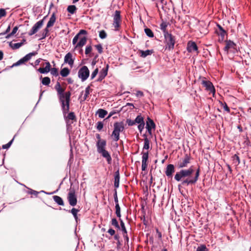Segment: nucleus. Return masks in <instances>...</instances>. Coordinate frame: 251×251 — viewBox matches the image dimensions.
<instances>
[{"instance_id": "6ab92c4d", "label": "nucleus", "mask_w": 251, "mask_h": 251, "mask_svg": "<svg viewBox=\"0 0 251 251\" xmlns=\"http://www.w3.org/2000/svg\"><path fill=\"white\" fill-rule=\"evenodd\" d=\"M175 171L174 165L173 164H169L166 167L165 174L168 177L172 176Z\"/></svg>"}, {"instance_id": "393cba45", "label": "nucleus", "mask_w": 251, "mask_h": 251, "mask_svg": "<svg viewBox=\"0 0 251 251\" xmlns=\"http://www.w3.org/2000/svg\"><path fill=\"white\" fill-rule=\"evenodd\" d=\"M70 102V101H69V98H68L66 103L61 105L64 117H65L66 114L69 111Z\"/></svg>"}, {"instance_id": "f03ea898", "label": "nucleus", "mask_w": 251, "mask_h": 251, "mask_svg": "<svg viewBox=\"0 0 251 251\" xmlns=\"http://www.w3.org/2000/svg\"><path fill=\"white\" fill-rule=\"evenodd\" d=\"M143 136L145 137L144 141V144L143 148V151L141 152L142 156V170L145 171L148 167V159H149V151L148 150L150 148V141L147 138L146 134H144Z\"/></svg>"}, {"instance_id": "69168bd1", "label": "nucleus", "mask_w": 251, "mask_h": 251, "mask_svg": "<svg viewBox=\"0 0 251 251\" xmlns=\"http://www.w3.org/2000/svg\"><path fill=\"white\" fill-rule=\"evenodd\" d=\"M107 232L112 236L114 235L115 233V231L112 228L109 229Z\"/></svg>"}, {"instance_id": "aec40b11", "label": "nucleus", "mask_w": 251, "mask_h": 251, "mask_svg": "<svg viewBox=\"0 0 251 251\" xmlns=\"http://www.w3.org/2000/svg\"><path fill=\"white\" fill-rule=\"evenodd\" d=\"M187 49L189 52L195 51L198 50V47L195 42L189 41L187 44Z\"/></svg>"}, {"instance_id": "a18cd8bd", "label": "nucleus", "mask_w": 251, "mask_h": 251, "mask_svg": "<svg viewBox=\"0 0 251 251\" xmlns=\"http://www.w3.org/2000/svg\"><path fill=\"white\" fill-rule=\"evenodd\" d=\"M79 211V209H77L75 208H73L70 211L71 213L73 215L74 218L76 220L77 219V213Z\"/></svg>"}, {"instance_id": "f3484780", "label": "nucleus", "mask_w": 251, "mask_h": 251, "mask_svg": "<svg viewBox=\"0 0 251 251\" xmlns=\"http://www.w3.org/2000/svg\"><path fill=\"white\" fill-rule=\"evenodd\" d=\"M108 65H106V67L105 68H103L100 72L99 78L98 79V81H101L102 79L104 78V77L107 75V72L108 70Z\"/></svg>"}, {"instance_id": "cd10ccee", "label": "nucleus", "mask_w": 251, "mask_h": 251, "mask_svg": "<svg viewBox=\"0 0 251 251\" xmlns=\"http://www.w3.org/2000/svg\"><path fill=\"white\" fill-rule=\"evenodd\" d=\"M119 182H120V173H119V171L118 170L115 173V176H114V186L115 188L119 187Z\"/></svg>"}, {"instance_id": "c85d7f7f", "label": "nucleus", "mask_w": 251, "mask_h": 251, "mask_svg": "<svg viewBox=\"0 0 251 251\" xmlns=\"http://www.w3.org/2000/svg\"><path fill=\"white\" fill-rule=\"evenodd\" d=\"M139 52L140 54V56L142 57L145 58L146 56H147L148 55H151L153 52V50H146L145 51L139 50Z\"/></svg>"}, {"instance_id": "864d4df0", "label": "nucleus", "mask_w": 251, "mask_h": 251, "mask_svg": "<svg viewBox=\"0 0 251 251\" xmlns=\"http://www.w3.org/2000/svg\"><path fill=\"white\" fill-rule=\"evenodd\" d=\"M99 72V69L97 68L95 69V70L92 72L91 75V79H94L96 76L97 75Z\"/></svg>"}, {"instance_id": "e433bc0d", "label": "nucleus", "mask_w": 251, "mask_h": 251, "mask_svg": "<svg viewBox=\"0 0 251 251\" xmlns=\"http://www.w3.org/2000/svg\"><path fill=\"white\" fill-rule=\"evenodd\" d=\"M76 9L77 8L76 6L74 5H69L67 7V11L72 14H74L75 12Z\"/></svg>"}, {"instance_id": "5fc2aeb1", "label": "nucleus", "mask_w": 251, "mask_h": 251, "mask_svg": "<svg viewBox=\"0 0 251 251\" xmlns=\"http://www.w3.org/2000/svg\"><path fill=\"white\" fill-rule=\"evenodd\" d=\"M13 140H14V139H12L7 144L2 145V149H8L10 147V146L11 145Z\"/></svg>"}, {"instance_id": "4468645a", "label": "nucleus", "mask_w": 251, "mask_h": 251, "mask_svg": "<svg viewBox=\"0 0 251 251\" xmlns=\"http://www.w3.org/2000/svg\"><path fill=\"white\" fill-rule=\"evenodd\" d=\"M155 127V125L153 121L150 117H148L147 121L146 122V128L150 134H151V129L154 128Z\"/></svg>"}, {"instance_id": "a878e982", "label": "nucleus", "mask_w": 251, "mask_h": 251, "mask_svg": "<svg viewBox=\"0 0 251 251\" xmlns=\"http://www.w3.org/2000/svg\"><path fill=\"white\" fill-rule=\"evenodd\" d=\"M55 89L57 91L58 96L62 95H64L65 94V88H62L61 86V85L59 82H57L55 86Z\"/></svg>"}, {"instance_id": "2eb2a0df", "label": "nucleus", "mask_w": 251, "mask_h": 251, "mask_svg": "<svg viewBox=\"0 0 251 251\" xmlns=\"http://www.w3.org/2000/svg\"><path fill=\"white\" fill-rule=\"evenodd\" d=\"M43 66L45 65V67L44 68H40L38 69V71L41 74H46L49 73L51 68V65L49 62H47L45 63H43L42 64Z\"/></svg>"}, {"instance_id": "1a4fd4ad", "label": "nucleus", "mask_w": 251, "mask_h": 251, "mask_svg": "<svg viewBox=\"0 0 251 251\" xmlns=\"http://www.w3.org/2000/svg\"><path fill=\"white\" fill-rule=\"evenodd\" d=\"M47 16L44 17L43 19L37 22L32 27V29L28 32V35L29 36H32V35L35 34L39 29L42 26L44 23V20L46 18Z\"/></svg>"}, {"instance_id": "09e8293b", "label": "nucleus", "mask_w": 251, "mask_h": 251, "mask_svg": "<svg viewBox=\"0 0 251 251\" xmlns=\"http://www.w3.org/2000/svg\"><path fill=\"white\" fill-rule=\"evenodd\" d=\"M111 224L112 226H115L118 229H120V226L119 225L118 222L116 219L113 218L111 220Z\"/></svg>"}, {"instance_id": "0e129e2a", "label": "nucleus", "mask_w": 251, "mask_h": 251, "mask_svg": "<svg viewBox=\"0 0 251 251\" xmlns=\"http://www.w3.org/2000/svg\"><path fill=\"white\" fill-rule=\"evenodd\" d=\"M141 220L143 222V223L144 225H147V221L146 220L145 216L143 215V217L141 218Z\"/></svg>"}, {"instance_id": "0eeeda50", "label": "nucleus", "mask_w": 251, "mask_h": 251, "mask_svg": "<svg viewBox=\"0 0 251 251\" xmlns=\"http://www.w3.org/2000/svg\"><path fill=\"white\" fill-rule=\"evenodd\" d=\"M89 70L88 67L84 66L78 71V76L81 78L82 81L86 80L89 76Z\"/></svg>"}, {"instance_id": "c756f323", "label": "nucleus", "mask_w": 251, "mask_h": 251, "mask_svg": "<svg viewBox=\"0 0 251 251\" xmlns=\"http://www.w3.org/2000/svg\"><path fill=\"white\" fill-rule=\"evenodd\" d=\"M53 199L58 205L63 206L64 205L62 199L58 196H53Z\"/></svg>"}, {"instance_id": "79ce46f5", "label": "nucleus", "mask_w": 251, "mask_h": 251, "mask_svg": "<svg viewBox=\"0 0 251 251\" xmlns=\"http://www.w3.org/2000/svg\"><path fill=\"white\" fill-rule=\"evenodd\" d=\"M135 123L141 124V123H144V118L141 115H138L135 119Z\"/></svg>"}, {"instance_id": "4be33fe9", "label": "nucleus", "mask_w": 251, "mask_h": 251, "mask_svg": "<svg viewBox=\"0 0 251 251\" xmlns=\"http://www.w3.org/2000/svg\"><path fill=\"white\" fill-rule=\"evenodd\" d=\"M236 47V44L230 40L226 41V46L224 48L225 51L228 52V51L230 49H235Z\"/></svg>"}, {"instance_id": "ea45409f", "label": "nucleus", "mask_w": 251, "mask_h": 251, "mask_svg": "<svg viewBox=\"0 0 251 251\" xmlns=\"http://www.w3.org/2000/svg\"><path fill=\"white\" fill-rule=\"evenodd\" d=\"M90 87L89 86H87L86 88L85 91V94H84L83 99L81 101H83L86 100V99L88 97L89 95L90 94Z\"/></svg>"}, {"instance_id": "338daca9", "label": "nucleus", "mask_w": 251, "mask_h": 251, "mask_svg": "<svg viewBox=\"0 0 251 251\" xmlns=\"http://www.w3.org/2000/svg\"><path fill=\"white\" fill-rule=\"evenodd\" d=\"M136 96L137 97H143L144 96L143 92L141 91H138L136 94Z\"/></svg>"}, {"instance_id": "6e6552de", "label": "nucleus", "mask_w": 251, "mask_h": 251, "mask_svg": "<svg viewBox=\"0 0 251 251\" xmlns=\"http://www.w3.org/2000/svg\"><path fill=\"white\" fill-rule=\"evenodd\" d=\"M37 54V52L36 51H34L30 52L27 54H26L25 56L23 58L20 59L19 61H18L15 63L13 64L12 66H17L20 65L25 64V62L29 60L32 56H35Z\"/></svg>"}, {"instance_id": "bb28decb", "label": "nucleus", "mask_w": 251, "mask_h": 251, "mask_svg": "<svg viewBox=\"0 0 251 251\" xmlns=\"http://www.w3.org/2000/svg\"><path fill=\"white\" fill-rule=\"evenodd\" d=\"M56 18L55 14L54 13H53L51 15L49 21L48 22L46 27L49 28L50 27H52L54 25V24L56 21Z\"/></svg>"}, {"instance_id": "f8f14e48", "label": "nucleus", "mask_w": 251, "mask_h": 251, "mask_svg": "<svg viewBox=\"0 0 251 251\" xmlns=\"http://www.w3.org/2000/svg\"><path fill=\"white\" fill-rule=\"evenodd\" d=\"M106 141H98L96 143L97 151L100 153L106 150Z\"/></svg>"}, {"instance_id": "603ef678", "label": "nucleus", "mask_w": 251, "mask_h": 251, "mask_svg": "<svg viewBox=\"0 0 251 251\" xmlns=\"http://www.w3.org/2000/svg\"><path fill=\"white\" fill-rule=\"evenodd\" d=\"M95 48L98 50L99 53L101 54L103 52V48L101 44H98L95 46Z\"/></svg>"}, {"instance_id": "ddd939ff", "label": "nucleus", "mask_w": 251, "mask_h": 251, "mask_svg": "<svg viewBox=\"0 0 251 251\" xmlns=\"http://www.w3.org/2000/svg\"><path fill=\"white\" fill-rule=\"evenodd\" d=\"M71 95V92L70 91H68L65 92L64 95L58 96L59 100L61 105L66 103L68 98H69V101H70Z\"/></svg>"}, {"instance_id": "a19ab883", "label": "nucleus", "mask_w": 251, "mask_h": 251, "mask_svg": "<svg viewBox=\"0 0 251 251\" xmlns=\"http://www.w3.org/2000/svg\"><path fill=\"white\" fill-rule=\"evenodd\" d=\"M50 82V77L46 76L43 78L42 80V83L44 85H49Z\"/></svg>"}, {"instance_id": "4d7b16f0", "label": "nucleus", "mask_w": 251, "mask_h": 251, "mask_svg": "<svg viewBox=\"0 0 251 251\" xmlns=\"http://www.w3.org/2000/svg\"><path fill=\"white\" fill-rule=\"evenodd\" d=\"M126 123L129 126H132L136 124L135 120H131V119H128L126 120Z\"/></svg>"}, {"instance_id": "423d86ee", "label": "nucleus", "mask_w": 251, "mask_h": 251, "mask_svg": "<svg viewBox=\"0 0 251 251\" xmlns=\"http://www.w3.org/2000/svg\"><path fill=\"white\" fill-rule=\"evenodd\" d=\"M121 22L122 18L121 16V11L119 10H116L113 16V25L115 28V30H119V28L120 27Z\"/></svg>"}, {"instance_id": "20e7f679", "label": "nucleus", "mask_w": 251, "mask_h": 251, "mask_svg": "<svg viewBox=\"0 0 251 251\" xmlns=\"http://www.w3.org/2000/svg\"><path fill=\"white\" fill-rule=\"evenodd\" d=\"M165 49L169 51L174 49L176 43V38L171 33L164 35Z\"/></svg>"}, {"instance_id": "58836bf2", "label": "nucleus", "mask_w": 251, "mask_h": 251, "mask_svg": "<svg viewBox=\"0 0 251 251\" xmlns=\"http://www.w3.org/2000/svg\"><path fill=\"white\" fill-rule=\"evenodd\" d=\"M145 32L146 34V35L149 37L152 38L154 36V34L153 32L151 29L149 28H146L145 29Z\"/></svg>"}, {"instance_id": "774afa93", "label": "nucleus", "mask_w": 251, "mask_h": 251, "mask_svg": "<svg viewBox=\"0 0 251 251\" xmlns=\"http://www.w3.org/2000/svg\"><path fill=\"white\" fill-rule=\"evenodd\" d=\"M18 29V26H16L14 27L12 30V31L11 32V34L14 35L17 31Z\"/></svg>"}, {"instance_id": "4c0bfd02", "label": "nucleus", "mask_w": 251, "mask_h": 251, "mask_svg": "<svg viewBox=\"0 0 251 251\" xmlns=\"http://www.w3.org/2000/svg\"><path fill=\"white\" fill-rule=\"evenodd\" d=\"M116 212L115 213L118 217L121 219V208L119 203H116L115 205Z\"/></svg>"}, {"instance_id": "de8ad7c7", "label": "nucleus", "mask_w": 251, "mask_h": 251, "mask_svg": "<svg viewBox=\"0 0 251 251\" xmlns=\"http://www.w3.org/2000/svg\"><path fill=\"white\" fill-rule=\"evenodd\" d=\"M50 74L54 76H57L58 75V69L56 68H50Z\"/></svg>"}, {"instance_id": "a211bd4d", "label": "nucleus", "mask_w": 251, "mask_h": 251, "mask_svg": "<svg viewBox=\"0 0 251 251\" xmlns=\"http://www.w3.org/2000/svg\"><path fill=\"white\" fill-rule=\"evenodd\" d=\"M101 154V155L107 161V162L108 164H111L112 163V158L111 157L110 154L109 152L106 150H104L99 153Z\"/></svg>"}, {"instance_id": "f257e3e1", "label": "nucleus", "mask_w": 251, "mask_h": 251, "mask_svg": "<svg viewBox=\"0 0 251 251\" xmlns=\"http://www.w3.org/2000/svg\"><path fill=\"white\" fill-rule=\"evenodd\" d=\"M191 157L186 154L184 157L180 159L176 164L177 168L182 169L176 174L175 179L177 181H181V185L182 186L195 184L200 175V167L196 170L194 176H193V174L195 172L193 166H191L187 169H183L184 168L187 167L191 162Z\"/></svg>"}, {"instance_id": "9b49d317", "label": "nucleus", "mask_w": 251, "mask_h": 251, "mask_svg": "<svg viewBox=\"0 0 251 251\" xmlns=\"http://www.w3.org/2000/svg\"><path fill=\"white\" fill-rule=\"evenodd\" d=\"M218 29H216V33L220 36L219 40L223 41L226 36L227 35L226 31L219 24H217Z\"/></svg>"}, {"instance_id": "052dcab7", "label": "nucleus", "mask_w": 251, "mask_h": 251, "mask_svg": "<svg viewBox=\"0 0 251 251\" xmlns=\"http://www.w3.org/2000/svg\"><path fill=\"white\" fill-rule=\"evenodd\" d=\"M144 126H145V123H141V124H139L138 125V128L140 132H141L142 130L144 129Z\"/></svg>"}, {"instance_id": "3c124183", "label": "nucleus", "mask_w": 251, "mask_h": 251, "mask_svg": "<svg viewBox=\"0 0 251 251\" xmlns=\"http://www.w3.org/2000/svg\"><path fill=\"white\" fill-rule=\"evenodd\" d=\"M196 251H207V249L205 245H202L197 248Z\"/></svg>"}, {"instance_id": "7c9ffc66", "label": "nucleus", "mask_w": 251, "mask_h": 251, "mask_svg": "<svg viewBox=\"0 0 251 251\" xmlns=\"http://www.w3.org/2000/svg\"><path fill=\"white\" fill-rule=\"evenodd\" d=\"M167 26L168 24L166 22H162L160 25V28L163 31V35L169 33L167 30Z\"/></svg>"}, {"instance_id": "37998d69", "label": "nucleus", "mask_w": 251, "mask_h": 251, "mask_svg": "<svg viewBox=\"0 0 251 251\" xmlns=\"http://www.w3.org/2000/svg\"><path fill=\"white\" fill-rule=\"evenodd\" d=\"M233 161L234 162V163L236 164V165H238L240 164V158L238 155L236 154H234L232 156Z\"/></svg>"}, {"instance_id": "b1692460", "label": "nucleus", "mask_w": 251, "mask_h": 251, "mask_svg": "<svg viewBox=\"0 0 251 251\" xmlns=\"http://www.w3.org/2000/svg\"><path fill=\"white\" fill-rule=\"evenodd\" d=\"M114 129L120 133L124 130V123L123 122H116L114 124Z\"/></svg>"}, {"instance_id": "c03bdc74", "label": "nucleus", "mask_w": 251, "mask_h": 251, "mask_svg": "<svg viewBox=\"0 0 251 251\" xmlns=\"http://www.w3.org/2000/svg\"><path fill=\"white\" fill-rule=\"evenodd\" d=\"M49 28L47 27H46L43 30V33L42 34V37L41 38V39H45L47 36H48L49 35Z\"/></svg>"}, {"instance_id": "dca6fc26", "label": "nucleus", "mask_w": 251, "mask_h": 251, "mask_svg": "<svg viewBox=\"0 0 251 251\" xmlns=\"http://www.w3.org/2000/svg\"><path fill=\"white\" fill-rule=\"evenodd\" d=\"M43 66L45 65V67L44 68H40L38 69V71L41 74H46L49 73L51 68V65L49 62H47L45 63H43L42 64Z\"/></svg>"}, {"instance_id": "6e6d98bb", "label": "nucleus", "mask_w": 251, "mask_h": 251, "mask_svg": "<svg viewBox=\"0 0 251 251\" xmlns=\"http://www.w3.org/2000/svg\"><path fill=\"white\" fill-rule=\"evenodd\" d=\"M103 127V124L102 122H98L97 123V128L98 130L100 131Z\"/></svg>"}, {"instance_id": "f704fd0d", "label": "nucleus", "mask_w": 251, "mask_h": 251, "mask_svg": "<svg viewBox=\"0 0 251 251\" xmlns=\"http://www.w3.org/2000/svg\"><path fill=\"white\" fill-rule=\"evenodd\" d=\"M22 45H23V43H17L13 44L12 42L9 43V46L13 50H16L20 48Z\"/></svg>"}, {"instance_id": "8fccbe9b", "label": "nucleus", "mask_w": 251, "mask_h": 251, "mask_svg": "<svg viewBox=\"0 0 251 251\" xmlns=\"http://www.w3.org/2000/svg\"><path fill=\"white\" fill-rule=\"evenodd\" d=\"M99 36L101 39H105L107 37V34L104 30L100 31Z\"/></svg>"}, {"instance_id": "9d476101", "label": "nucleus", "mask_w": 251, "mask_h": 251, "mask_svg": "<svg viewBox=\"0 0 251 251\" xmlns=\"http://www.w3.org/2000/svg\"><path fill=\"white\" fill-rule=\"evenodd\" d=\"M202 85L205 87L207 91H209L210 93L214 94L215 90L213 84L208 80H203L201 81Z\"/></svg>"}, {"instance_id": "72a5a7b5", "label": "nucleus", "mask_w": 251, "mask_h": 251, "mask_svg": "<svg viewBox=\"0 0 251 251\" xmlns=\"http://www.w3.org/2000/svg\"><path fill=\"white\" fill-rule=\"evenodd\" d=\"M111 136L114 141H118L120 139V133L114 129L112 133Z\"/></svg>"}, {"instance_id": "5701e85b", "label": "nucleus", "mask_w": 251, "mask_h": 251, "mask_svg": "<svg viewBox=\"0 0 251 251\" xmlns=\"http://www.w3.org/2000/svg\"><path fill=\"white\" fill-rule=\"evenodd\" d=\"M119 220L120 222L121 229L123 232V236H124L125 239L128 242L129 238L127 236V231H126V226H125V224H124L123 221L121 219H120Z\"/></svg>"}, {"instance_id": "39448f33", "label": "nucleus", "mask_w": 251, "mask_h": 251, "mask_svg": "<svg viewBox=\"0 0 251 251\" xmlns=\"http://www.w3.org/2000/svg\"><path fill=\"white\" fill-rule=\"evenodd\" d=\"M67 200L69 203L72 206H75L77 204V198L74 189H70L67 195Z\"/></svg>"}, {"instance_id": "7ed1b4c3", "label": "nucleus", "mask_w": 251, "mask_h": 251, "mask_svg": "<svg viewBox=\"0 0 251 251\" xmlns=\"http://www.w3.org/2000/svg\"><path fill=\"white\" fill-rule=\"evenodd\" d=\"M87 31L84 29H81L79 32L74 37L73 39V44L75 45V49L81 48L84 46L87 42V37L82 36V35H86Z\"/></svg>"}, {"instance_id": "473e14b6", "label": "nucleus", "mask_w": 251, "mask_h": 251, "mask_svg": "<svg viewBox=\"0 0 251 251\" xmlns=\"http://www.w3.org/2000/svg\"><path fill=\"white\" fill-rule=\"evenodd\" d=\"M97 113L98 114L99 117L101 118H103L107 114V111L103 109H99Z\"/></svg>"}, {"instance_id": "680f3d73", "label": "nucleus", "mask_w": 251, "mask_h": 251, "mask_svg": "<svg viewBox=\"0 0 251 251\" xmlns=\"http://www.w3.org/2000/svg\"><path fill=\"white\" fill-rule=\"evenodd\" d=\"M114 201L115 202V203H118V196L117 194V191L115 190V193L114 194Z\"/></svg>"}, {"instance_id": "412c9836", "label": "nucleus", "mask_w": 251, "mask_h": 251, "mask_svg": "<svg viewBox=\"0 0 251 251\" xmlns=\"http://www.w3.org/2000/svg\"><path fill=\"white\" fill-rule=\"evenodd\" d=\"M72 57V54L71 52L67 53L64 57V62L68 63L71 66H72L74 62Z\"/></svg>"}, {"instance_id": "13d9d810", "label": "nucleus", "mask_w": 251, "mask_h": 251, "mask_svg": "<svg viewBox=\"0 0 251 251\" xmlns=\"http://www.w3.org/2000/svg\"><path fill=\"white\" fill-rule=\"evenodd\" d=\"M92 50V48L91 46H87L85 49V53L86 54H88L89 53H90L91 52Z\"/></svg>"}, {"instance_id": "e2e57ef3", "label": "nucleus", "mask_w": 251, "mask_h": 251, "mask_svg": "<svg viewBox=\"0 0 251 251\" xmlns=\"http://www.w3.org/2000/svg\"><path fill=\"white\" fill-rule=\"evenodd\" d=\"M10 29H11L10 25H9L7 27V29H6V30L5 31V32L0 33V35H4L5 34L7 33L8 32H9L10 31Z\"/></svg>"}, {"instance_id": "2f4dec72", "label": "nucleus", "mask_w": 251, "mask_h": 251, "mask_svg": "<svg viewBox=\"0 0 251 251\" xmlns=\"http://www.w3.org/2000/svg\"><path fill=\"white\" fill-rule=\"evenodd\" d=\"M65 118L67 122L68 120H72L75 122L76 121V116L73 112H70L66 117H65Z\"/></svg>"}, {"instance_id": "bf43d9fd", "label": "nucleus", "mask_w": 251, "mask_h": 251, "mask_svg": "<svg viewBox=\"0 0 251 251\" xmlns=\"http://www.w3.org/2000/svg\"><path fill=\"white\" fill-rule=\"evenodd\" d=\"M6 13L5 9L3 8L0 9V19L2 17H4L6 16Z\"/></svg>"}, {"instance_id": "49530a36", "label": "nucleus", "mask_w": 251, "mask_h": 251, "mask_svg": "<svg viewBox=\"0 0 251 251\" xmlns=\"http://www.w3.org/2000/svg\"><path fill=\"white\" fill-rule=\"evenodd\" d=\"M220 103H221V106L223 107V108L224 109V110L225 111H226L227 113L230 112V109L228 107L226 102H222L220 101Z\"/></svg>"}, {"instance_id": "c9c22d12", "label": "nucleus", "mask_w": 251, "mask_h": 251, "mask_svg": "<svg viewBox=\"0 0 251 251\" xmlns=\"http://www.w3.org/2000/svg\"><path fill=\"white\" fill-rule=\"evenodd\" d=\"M70 74V70L68 68H64L60 71V75L63 77H66Z\"/></svg>"}]
</instances>
